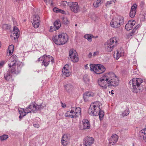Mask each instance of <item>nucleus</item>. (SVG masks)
<instances>
[{
    "label": "nucleus",
    "instance_id": "obj_47",
    "mask_svg": "<svg viewBox=\"0 0 146 146\" xmlns=\"http://www.w3.org/2000/svg\"><path fill=\"white\" fill-rule=\"evenodd\" d=\"M4 64V62L3 61L0 62V68L3 66Z\"/></svg>",
    "mask_w": 146,
    "mask_h": 146
},
{
    "label": "nucleus",
    "instance_id": "obj_20",
    "mask_svg": "<svg viewBox=\"0 0 146 146\" xmlns=\"http://www.w3.org/2000/svg\"><path fill=\"white\" fill-rule=\"evenodd\" d=\"M137 5L136 4H134L131 7L129 13V16L131 18L134 17L136 13Z\"/></svg>",
    "mask_w": 146,
    "mask_h": 146
},
{
    "label": "nucleus",
    "instance_id": "obj_9",
    "mask_svg": "<svg viewBox=\"0 0 146 146\" xmlns=\"http://www.w3.org/2000/svg\"><path fill=\"white\" fill-rule=\"evenodd\" d=\"M124 22V18L120 16L112 19L110 23L111 26L114 28H117L122 25Z\"/></svg>",
    "mask_w": 146,
    "mask_h": 146
},
{
    "label": "nucleus",
    "instance_id": "obj_50",
    "mask_svg": "<svg viewBox=\"0 0 146 146\" xmlns=\"http://www.w3.org/2000/svg\"><path fill=\"white\" fill-rule=\"evenodd\" d=\"M64 71H65V72H66L68 73V72H70L69 69H65Z\"/></svg>",
    "mask_w": 146,
    "mask_h": 146
},
{
    "label": "nucleus",
    "instance_id": "obj_27",
    "mask_svg": "<svg viewBox=\"0 0 146 146\" xmlns=\"http://www.w3.org/2000/svg\"><path fill=\"white\" fill-rule=\"evenodd\" d=\"M11 72L10 71H7V73L4 74V77L5 80L8 81L12 77Z\"/></svg>",
    "mask_w": 146,
    "mask_h": 146
},
{
    "label": "nucleus",
    "instance_id": "obj_55",
    "mask_svg": "<svg viewBox=\"0 0 146 146\" xmlns=\"http://www.w3.org/2000/svg\"><path fill=\"white\" fill-rule=\"evenodd\" d=\"M113 92H114L113 90H112L111 91V94H114Z\"/></svg>",
    "mask_w": 146,
    "mask_h": 146
},
{
    "label": "nucleus",
    "instance_id": "obj_56",
    "mask_svg": "<svg viewBox=\"0 0 146 146\" xmlns=\"http://www.w3.org/2000/svg\"><path fill=\"white\" fill-rule=\"evenodd\" d=\"M80 146H87V145H86L85 144H83L82 145H80Z\"/></svg>",
    "mask_w": 146,
    "mask_h": 146
},
{
    "label": "nucleus",
    "instance_id": "obj_42",
    "mask_svg": "<svg viewBox=\"0 0 146 146\" xmlns=\"http://www.w3.org/2000/svg\"><path fill=\"white\" fill-rule=\"evenodd\" d=\"M46 56V55H44L42 56V57L40 58H39L38 60V61H42V59L43 58V57H44V58H45V56Z\"/></svg>",
    "mask_w": 146,
    "mask_h": 146
},
{
    "label": "nucleus",
    "instance_id": "obj_14",
    "mask_svg": "<svg viewBox=\"0 0 146 146\" xmlns=\"http://www.w3.org/2000/svg\"><path fill=\"white\" fill-rule=\"evenodd\" d=\"M17 57L16 55H12L9 59V62L8 64L9 68H11L15 66V64H16L17 63L19 62H17Z\"/></svg>",
    "mask_w": 146,
    "mask_h": 146
},
{
    "label": "nucleus",
    "instance_id": "obj_38",
    "mask_svg": "<svg viewBox=\"0 0 146 146\" xmlns=\"http://www.w3.org/2000/svg\"><path fill=\"white\" fill-rule=\"evenodd\" d=\"M128 22V23L126 24L125 26V29L127 31L130 30L133 28L132 26Z\"/></svg>",
    "mask_w": 146,
    "mask_h": 146
},
{
    "label": "nucleus",
    "instance_id": "obj_8",
    "mask_svg": "<svg viewBox=\"0 0 146 146\" xmlns=\"http://www.w3.org/2000/svg\"><path fill=\"white\" fill-rule=\"evenodd\" d=\"M90 70L97 74H100L104 72L106 70L105 67L101 64H90Z\"/></svg>",
    "mask_w": 146,
    "mask_h": 146
},
{
    "label": "nucleus",
    "instance_id": "obj_21",
    "mask_svg": "<svg viewBox=\"0 0 146 146\" xmlns=\"http://www.w3.org/2000/svg\"><path fill=\"white\" fill-rule=\"evenodd\" d=\"M124 52L120 51V50H117L116 52H114V57L116 59H118L121 56H123Z\"/></svg>",
    "mask_w": 146,
    "mask_h": 146
},
{
    "label": "nucleus",
    "instance_id": "obj_33",
    "mask_svg": "<svg viewBox=\"0 0 146 146\" xmlns=\"http://www.w3.org/2000/svg\"><path fill=\"white\" fill-rule=\"evenodd\" d=\"M8 136L7 135H3L0 136V140L1 141L6 140L8 138Z\"/></svg>",
    "mask_w": 146,
    "mask_h": 146
},
{
    "label": "nucleus",
    "instance_id": "obj_10",
    "mask_svg": "<svg viewBox=\"0 0 146 146\" xmlns=\"http://www.w3.org/2000/svg\"><path fill=\"white\" fill-rule=\"evenodd\" d=\"M68 5L70 10L75 13H78L80 10V8L77 2L69 3Z\"/></svg>",
    "mask_w": 146,
    "mask_h": 146
},
{
    "label": "nucleus",
    "instance_id": "obj_25",
    "mask_svg": "<svg viewBox=\"0 0 146 146\" xmlns=\"http://www.w3.org/2000/svg\"><path fill=\"white\" fill-rule=\"evenodd\" d=\"M64 87L65 90L69 93L72 92L74 90V87L71 84H67L65 85Z\"/></svg>",
    "mask_w": 146,
    "mask_h": 146
},
{
    "label": "nucleus",
    "instance_id": "obj_39",
    "mask_svg": "<svg viewBox=\"0 0 146 146\" xmlns=\"http://www.w3.org/2000/svg\"><path fill=\"white\" fill-rule=\"evenodd\" d=\"M53 11L55 12H61V11H62V12H64V11L60 9H59L58 8L56 7L54 8L53 9Z\"/></svg>",
    "mask_w": 146,
    "mask_h": 146
},
{
    "label": "nucleus",
    "instance_id": "obj_12",
    "mask_svg": "<svg viewBox=\"0 0 146 146\" xmlns=\"http://www.w3.org/2000/svg\"><path fill=\"white\" fill-rule=\"evenodd\" d=\"M22 65L20 62L17 63L16 64H15V66L11 68V73L16 74L19 73L21 71Z\"/></svg>",
    "mask_w": 146,
    "mask_h": 146
},
{
    "label": "nucleus",
    "instance_id": "obj_17",
    "mask_svg": "<svg viewBox=\"0 0 146 146\" xmlns=\"http://www.w3.org/2000/svg\"><path fill=\"white\" fill-rule=\"evenodd\" d=\"M61 26L60 21L57 20L54 23V26H51L50 27L49 31L50 32L53 31L58 29Z\"/></svg>",
    "mask_w": 146,
    "mask_h": 146
},
{
    "label": "nucleus",
    "instance_id": "obj_6",
    "mask_svg": "<svg viewBox=\"0 0 146 146\" xmlns=\"http://www.w3.org/2000/svg\"><path fill=\"white\" fill-rule=\"evenodd\" d=\"M101 103L99 101L92 103L88 110V113L91 115L97 116L98 112L100 111V106Z\"/></svg>",
    "mask_w": 146,
    "mask_h": 146
},
{
    "label": "nucleus",
    "instance_id": "obj_62",
    "mask_svg": "<svg viewBox=\"0 0 146 146\" xmlns=\"http://www.w3.org/2000/svg\"><path fill=\"white\" fill-rule=\"evenodd\" d=\"M62 106H64V105H63V103H62Z\"/></svg>",
    "mask_w": 146,
    "mask_h": 146
},
{
    "label": "nucleus",
    "instance_id": "obj_13",
    "mask_svg": "<svg viewBox=\"0 0 146 146\" xmlns=\"http://www.w3.org/2000/svg\"><path fill=\"white\" fill-rule=\"evenodd\" d=\"M90 127V124L88 119H82L80 126V128L81 129H89Z\"/></svg>",
    "mask_w": 146,
    "mask_h": 146
},
{
    "label": "nucleus",
    "instance_id": "obj_2",
    "mask_svg": "<svg viewBox=\"0 0 146 146\" xmlns=\"http://www.w3.org/2000/svg\"><path fill=\"white\" fill-rule=\"evenodd\" d=\"M143 82V80L139 78H133L131 80L129 83L133 92L137 93L141 91L143 88L142 83Z\"/></svg>",
    "mask_w": 146,
    "mask_h": 146
},
{
    "label": "nucleus",
    "instance_id": "obj_3",
    "mask_svg": "<svg viewBox=\"0 0 146 146\" xmlns=\"http://www.w3.org/2000/svg\"><path fill=\"white\" fill-rule=\"evenodd\" d=\"M41 106L40 105H38L35 103H31V104L26 108L25 111L23 109L21 110H19L20 115L19 116L20 119L22 118L25 116L27 113L30 112H33L38 110H40Z\"/></svg>",
    "mask_w": 146,
    "mask_h": 146
},
{
    "label": "nucleus",
    "instance_id": "obj_51",
    "mask_svg": "<svg viewBox=\"0 0 146 146\" xmlns=\"http://www.w3.org/2000/svg\"><path fill=\"white\" fill-rule=\"evenodd\" d=\"M88 64H86L85 65V68L86 69H87L88 68Z\"/></svg>",
    "mask_w": 146,
    "mask_h": 146
},
{
    "label": "nucleus",
    "instance_id": "obj_29",
    "mask_svg": "<svg viewBox=\"0 0 146 146\" xmlns=\"http://www.w3.org/2000/svg\"><path fill=\"white\" fill-rule=\"evenodd\" d=\"M14 50V46L13 45H10L8 47V52L9 55L12 54Z\"/></svg>",
    "mask_w": 146,
    "mask_h": 146
},
{
    "label": "nucleus",
    "instance_id": "obj_28",
    "mask_svg": "<svg viewBox=\"0 0 146 146\" xmlns=\"http://www.w3.org/2000/svg\"><path fill=\"white\" fill-rule=\"evenodd\" d=\"M140 17L143 21L146 19V10L141 11L140 15Z\"/></svg>",
    "mask_w": 146,
    "mask_h": 146
},
{
    "label": "nucleus",
    "instance_id": "obj_45",
    "mask_svg": "<svg viewBox=\"0 0 146 146\" xmlns=\"http://www.w3.org/2000/svg\"><path fill=\"white\" fill-rule=\"evenodd\" d=\"M92 56V52H90L88 55V57L89 58H91Z\"/></svg>",
    "mask_w": 146,
    "mask_h": 146
},
{
    "label": "nucleus",
    "instance_id": "obj_35",
    "mask_svg": "<svg viewBox=\"0 0 146 146\" xmlns=\"http://www.w3.org/2000/svg\"><path fill=\"white\" fill-rule=\"evenodd\" d=\"M65 69H63L62 70V72L63 73L62 76L63 77H67L69 76L70 74V72L66 73L65 72V71H64Z\"/></svg>",
    "mask_w": 146,
    "mask_h": 146
},
{
    "label": "nucleus",
    "instance_id": "obj_64",
    "mask_svg": "<svg viewBox=\"0 0 146 146\" xmlns=\"http://www.w3.org/2000/svg\"><path fill=\"white\" fill-rule=\"evenodd\" d=\"M100 119V121H101V120L102 119Z\"/></svg>",
    "mask_w": 146,
    "mask_h": 146
},
{
    "label": "nucleus",
    "instance_id": "obj_59",
    "mask_svg": "<svg viewBox=\"0 0 146 146\" xmlns=\"http://www.w3.org/2000/svg\"><path fill=\"white\" fill-rule=\"evenodd\" d=\"M64 12H62V11H61V13H64Z\"/></svg>",
    "mask_w": 146,
    "mask_h": 146
},
{
    "label": "nucleus",
    "instance_id": "obj_5",
    "mask_svg": "<svg viewBox=\"0 0 146 146\" xmlns=\"http://www.w3.org/2000/svg\"><path fill=\"white\" fill-rule=\"evenodd\" d=\"M81 111V108L80 107L71 108V110L66 112L65 116L69 118H78L80 116Z\"/></svg>",
    "mask_w": 146,
    "mask_h": 146
},
{
    "label": "nucleus",
    "instance_id": "obj_1",
    "mask_svg": "<svg viewBox=\"0 0 146 146\" xmlns=\"http://www.w3.org/2000/svg\"><path fill=\"white\" fill-rule=\"evenodd\" d=\"M98 82L102 89H106L107 86L115 87L118 85L119 80L116 76L112 72L106 74L99 78Z\"/></svg>",
    "mask_w": 146,
    "mask_h": 146
},
{
    "label": "nucleus",
    "instance_id": "obj_61",
    "mask_svg": "<svg viewBox=\"0 0 146 146\" xmlns=\"http://www.w3.org/2000/svg\"><path fill=\"white\" fill-rule=\"evenodd\" d=\"M45 2H47V0H44Z\"/></svg>",
    "mask_w": 146,
    "mask_h": 146
},
{
    "label": "nucleus",
    "instance_id": "obj_60",
    "mask_svg": "<svg viewBox=\"0 0 146 146\" xmlns=\"http://www.w3.org/2000/svg\"><path fill=\"white\" fill-rule=\"evenodd\" d=\"M62 106L63 107H65L66 106H65V105H64V106Z\"/></svg>",
    "mask_w": 146,
    "mask_h": 146
},
{
    "label": "nucleus",
    "instance_id": "obj_7",
    "mask_svg": "<svg viewBox=\"0 0 146 146\" xmlns=\"http://www.w3.org/2000/svg\"><path fill=\"white\" fill-rule=\"evenodd\" d=\"M117 37H114L107 41L106 44V48L107 51L111 52L113 48L117 44Z\"/></svg>",
    "mask_w": 146,
    "mask_h": 146
},
{
    "label": "nucleus",
    "instance_id": "obj_4",
    "mask_svg": "<svg viewBox=\"0 0 146 146\" xmlns=\"http://www.w3.org/2000/svg\"><path fill=\"white\" fill-rule=\"evenodd\" d=\"M68 37L66 34L62 33L53 37V40L58 45H62L66 43L68 40Z\"/></svg>",
    "mask_w": 146,
    "mask_h": 146
},
{
    "label": "nucleus",
    "instance_id": "obj_31",
    "mask_svg": "<svg viewBox=\"0 0 146 146\" xmlns=\"http://www.w3.org/2000/svg\"><path fill=\"white\" fill-rule=\"evenodd\" d=\"M62 20L63 23L65 24L68 25L69 23V21L68 20V19L65 17H63L62 18Z\"/></svg>",
    "mask_w": 146,
    "mask_h": 146
},
{
    "label": "nucleus",
    "instance_id": "obj_24",
    "mask_svg": "<svg viewBox=\"0 0 146 146\" xmlns=\"http://www.w3.org/2000/svg\"><path fill=\"white\" fill-rule=\"evenodd\" d=\"M140 137L146 142V128H144L139 132Z\"/></svg>",
    "mask_w": 146,
    "mask_h": 146
},
{
    "label": "nucleus",
    "instance_id": "obj_41",
    "mask_svg": "<svg viewBox=\"0 0 146 146\" xmlns=\"http://www.w3.org/2000/svg\"><path fill=\"white\" fill-rule=\"evenodd\" d=\"M128 22H130V24L131 25V26H132V27H133L135 25V22L134 21H131L130 20Z\"/></svg>",
    "mask_w": 146,
    "mask_h": 146
},
{
    "label": "nucleus",
    "instance_id": "obj_15",
    "mask_svg": "<svg viewBox=\"0 0 146 146\" xmlns=\"http://www.w3.org/2000/svg\"><path fill=\"white\" fill-rule=\"evenodd\" d=\"M33 21L32 24L33 27L35 28H38L40 25V21L39 20V16L37 15H35L33 16Z\"/></svg>",
    "mask_w": 146,
    "mask_h": 146
},
{
    "label": "nucleus",
    "instance_id": "obj_52",
    "mask_svg": "<svg viewBox=\"0 0 146 146\" xmlns=\"http://www.w3.org/2000/svg\"><path fill=\"white\" fill-rule=\"evenodd\" d=\"M111 1H112V3L113 2L114 3H115L116 2V0H111Z\"/></svg>",
    "mask_w": 146,
    "mask_h": 146
},
{
    "label": "nucleus",
    "instance_id": "obj_11",
    "mask_svg": "<svg viewBox=\"0 0 146 146\" xmlns=\"http://www.w3.org/2000/svg\"><path fill=\"white\" fill-rule=\"evenodd\" d=\"M68 58H70L71 60L74 62H76L78 61V55L75 50L73 49L70 50Z\"/></svg>",
    "mask_w": 146,
    "mask_h": 146
},
{
    "label": "nucleus",
    "instance_id": "obj_23",
    "mask_svg": "<svg viewBox=\"0 0 146 146\" xmlns=\"http://www.w3.org/2000/svg\"><path fill=\"white\" fill-rule=\"evenodd\" d=\"M46 58L43 60L42 62L43 64L46 67L47 66L50 62V59L51 57V56L50 55H48L47 56L46 55L45 56Z\"/></svg>",
    "mask_w": 146,
    "mask_h": 146
},
{
    "label": "nucleus",
    "instance_id": "obj_63",
    "mask_svg": "<svg viewBox=\"0 0 146 146\" xmlns=\"http://www.w3.org/2000/svg\"><path fill=\"white\" fill-rule=\"evenodd\" d=\"M77 25L76 24L75 25V26H77Z\"/></svg>",
    "mask_w": 146,
    "mask_h": 146
},
{
    "label": "nucleus",
    "instance_id": "obj_37",
    "mask_svg": "<svg viewBox=\"0 0 146 146\" xmlns=\"http://www.w3.org/2000/svg\"><path fill=\"white\" fill-rule=\"evenodd\" d=\"M93 36H91L90 35H86L84 36V37L87 39L89 41L91 42L92 40V38L93 37Z\"/></svg>",
    "mask_w": 146,
    "mask_h": 146
},
{
    "label": "nucleus",
    "instance_id": "obj_53",
    "mask_svg": "<svg viewBox=\"0 0 146 146\" xmlns=\"http://www.w3.org/2000/svg\"><path fill=\"white\" fill-rule=\"evenodd\" d=\"M51 58H52V59H51V61L52 62H54V59L52 57H51Z\"/></svg>",
    "mask_w": 146,
    "mask_h": 146
},
{
    "label": "nucleus",
    "instance_id": "obj_32",
    "mask_svg": "<svg viewBox=\"0 0 146 146\" xmlns=\"http://www.w3.org/2000/svg\"><path fill=\"white\" fill-rule=\"evenodd\" d=\"M129 110L128 108H127L125 111L122 113L121 115L123 116H126L129 114Z\"/></svg>",
    "mask_w": 146,
    "mask_h": 146
},
{
    "label": "nucleus",
    "instance_id": "obj_49",
    "mask_svg": "<svg viewBox=\"0 0 146 146\" xmlns=\"http://www.w3.org/2000/svg\"><path fill=\"white\" fill-rule=\"evenodd\" d=\"M139 25H137L135 27V28L133 29V33H134L135 31H134V30L137 29V28H138V27H139Z\"/></svg>",
    "mask_w": 146,
    "mask_h": 146
},
{
    "label": "nucleus",
    "instance_id": "obj_43",
    "mask_svg": "<svg viewBox=\"0 0 146 146\" xmlns=\"http://www.w3.org/2000/svg\"><path fill=\"white\" fill-rule=\"evenodd\" d=\"M112 3V1H107L106 4V7H108V6H109V5L110 4H111Z\"/></svg>",
    "mask_w": 146,
    "mask_h": 146
},
{
    "label": "nucleus",
    "instance_id": "obj_22",
    "mask_svg": "<svg viewBox=\"0 0 146 146\" xmlns=\"http://www.w3.org/2000/svg\"><path fill=\"white\" fill-rule=\"evenodd\" d=\"M19 29L16 27H13L14 39H15L18 38L19 36Z\"/></svg>",
    "mask_w": 146,
    "mask_h": 146
},
{
    "label": "nucleus",
    "instance_id": "obj_46",
    "mask_svg": "<svg viewBox=\"0 0 146 146\" xmlns=\"http://www.w3.org/2000/svg\"><path fill=\"white\" fill-rule=\"evenodd\" d=\"M33 126L35 127L36 128H38L39 127V124L38 123L34 124Z\"/></svg>",
    "mask_w": 146,
    "mask_h": 146
},
{
    "label": "nucleus",
    "instance_id": "obj_54",
    "mask_svg": "<svg viewBox=\"0 0 146 146\" xmlns=\"http://www.w3.org/2000/svg\"><path fill=\"white\" fill-rule=\"evenodd\" d=\"M51 2V5H52V0H50V1Z\"/></svg>",
    "mask_w": 146,
    "mask_h": 146
},
{
    "label": "nucleus",
    "instance_id": "obj_44",
    "mask_svg": "<svg viewBox=\"0 0 146 146\" xmlns=\"http://www.w3.org/2000/svg\"><path fill=\"white\" fill-rule=\"evenodd\" d=\"M63 69H69V65L68 64H66L64 67H63Z\"/></svg>",
    "mask_w": 146,
    "mask_h": 146
},
{
    "label": "nucleus",
    "instance_id": "obj_18",
    "mask_svg": "<svg viewBox=\"0 0 146 146\" xmlns=\"http://www.w3.org/2000/svg\"><path fill=\"white\" fill-rule=\"evenodd\" d=\"M94 139L90 136H87L84 139L85 144L87 146H90L94 142Z\"/></svg>",
    "mask_w": 146,
    "mask_h": 146
},
{
    "label": "nucleus",
    "instance_id": "obj_30",
    "mask_svg": "<svg viewBox=\"0 0 146 146\" xmlns=\"http://www.w3.org/2000/svg\"><path fill=\"white\" fill-rule=\"evenodd\" d=\"M102 3V0H98L93 3V6L95 7H98Z\"/></svg>",
    "mask_w": 146,
    "mask_h": 146
},
{
    "label": "nucleus",
    "instance_id": "obj_57",
    "mask_svg": "<svg viewBox=\"0 0 146 146\" xmlns=\"http://www.w3.org/2000/svg\"><path fill=\"white\" fill-rule=\"evenodd\" d=\"M144 4V2L143 1H142L141 2V4H142L143 5Z\"/></svg>",
    "mask_w": 146,
    "mask_h": 146
},
{
    "label": "nucleus",
    "instance_id": "obj_36",
    "mask_svg": "<svg viewBox=\"0 0 146 146\" xmlns=\"http://www.w3.org/2000/svg\"><path fill=\"white\" fill-rule=\"evenodd\" d=\"M100 108V111L98 112V114L97 115H99L100 119H101V118H102L104 114V111L102 110H101Z\"/></svg>",
    "mask_w": 146,
    "mask_h": 146
},
{
    "label": "nucleus",
    "instance_id": "obj_19",
    "mask_svg": "<svg viewBox=\"0 0 146 146\" xmlns=\"http://www.w3.org/2000/svg\"><path fill=\"white\" fill-rule=\"evenodd\" d=\"M118 138V136L116 134H113L109 140V144L111 145L117 142Z\"/></svg>",
    "mask_w": 146,
    "mask_h": 146
},
{
    "label": "nucleus",
    "instance_id": "obj_48",
    "mask_svg": "<svg viewBox=\"0 0 146 146\" xmlns=\"http://www.w3.org/2000/svg\"><path fill=\"white\" fill-rule=\"evenodd\" d=\"M99 53L98 52H94L93 54V56H95L96 55H98V54Z\"/></svg>",
    "mask_w": 146,
    "mask_h": 146
},
{
    "label": "nucleus",
    "instance_id": "obj_40",
    "mask_svg": "<svg viewBox=\"0 0 146 146\" xmlns=\"http://www.w3.org/2000/svg\"><path fill=\"white\" fill-rule=\"evenodd\" d=\"M67 4V3L66 1H62L60 3V5L63 7H64Z\"/></svg>",
    "mask_w": 146,
    "mask_h": 146
},
{
    "label": "nucleus",
    "instance_id": "obj_34",
    "mask_svg": "<svg viewBox=\"0 0 146 146\" xmlns=\"http://www.w3.org/2000/svg\"><path fill=\"white\" fill-rule=\"evenodd\" d=\"M2 27L4 30H9L11 28V27L8 24H4L3 25Z\"/></svg>",
    "mask_w": 146,
    "mask_h": 146
},
{
    "label": "nucleus",
    "instance_id": "obj_26",
    "mask_svg": "<svg viewBox=\"0 0 146 146\" xmlns=\"http://www.w3.org/2000/svg\"><path fill=\"white\" fill-rule=\"evenodd\" d=\"M94 96V94L92 92H86L84 94V100L85 101H86L87 100H86V97H92Z\"/></svg>",
    "mask_w": 146,
    "mask_h": 146
},
{
    "label": "nucleus",
    "instance_id": "obj_16",
    "mask_svg": "<svg viewBox=\"0 0 146 146\" xmlns=\"http://www.w3.org/2000/svg\"><path fill=\"white\" fill-rule=\"evenodd\" d=\"M70 138L68 134H64L62 136L61 140V144L64 146H66L69 143Z\"/></svg>",
    "mask_w": 146,
    "mask_h": 146
},
{
    "label": "nucleus",
    "instance_id": "obj_58",
    "mask_svg": "<svg viewBox=\"0 0 146 146\" xmlns=\"http://www.w3.org/2000/svg\"><path fill=\"white\" fill-rule=\"evenodd\" d=\"M1 42L0 41V48H1Z\"/></svg>",
    "mask_w": 146,
    "mask_h": 146
}]
</instances>
